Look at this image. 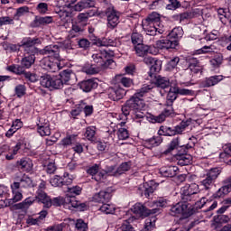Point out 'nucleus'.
<instances>
[{
  "instance_id": "f257e3e1",
  "label": "nucleus",
  "mask_w": 231,
  "mask_h": 231,
  "mask_svg": "<svg viewBox=\"0 0 231 231\" xmlns=\"http://www.w3.org/2000/svg\"><path fill=\"white\" fill-rule=\"evenodd\" d=\"M154 88L152 85H143L125 104L122 106V113L125 116L134 115L135 118H145V114L142 109L145 107V102L142 98L145 94L149 93Z\"/></svg>"
},
{
  "instance_id": "f03ea898",
  "label": "nucleus",
  "mask_w": 231,
  "mask_h": 231,
  "mask_svg": "<svg viewBox=\"0 0 231 231\" xmlns=\"http://www.w3.org/2000/svg\"><path fill=\"white\" fill-rule=\"evenodd\" d=\"M42 55H47L41 60V66L50 73L60 71L64 65L59 60L60 47L59 45H48L41 51Z\"/></svg>"
},
{
  "instance_id": "7ed1b4c3",
  "label": "nucleus",
  "mask_w": 231,
  "mask_h": 231,
  "mask_svg": "<svg viewBox=\"0 0 231 231\" xmlns=\"http://www.w3.org/2000/svg\"><path fill=\"white\" fill-rule=\"evenodd\" d=\"M160 21H162V18L160 16V14L153 12L150 14L145 20L143 22V26L144 32H146L147 35H162L163 33V29H162V25Z\"/></svg>"
},
{
  "instance_id": "20e7f679",
  "label": "nucleus",
  "mask_w": 231,
  "mask_h": 231,
  "mask_svg": "<svg viewBox=\"0 0 231 231\" xmlns=\"http://www.w3.org/2000/svg\"><path fill=\"white\" fill-rule=\"evenodd\" d=\"M193 214H196L194 205L183 200L182 202H178L171 206L170 208V216L175 217H180V216H182V217H190Z\"/></svg>"
},
{
  "instance_id": "39448f33",
  "label": "nucleus",
  "mask_w": 231,
  "mask_h": 231,
  "mask_svg": "<svg viewBox=\"0 0 231 231\" xmlns=\"http://www.w3.org/2000/svg\"><path fill=\"white\" fill-rule=\"evenodd\" d=\"M67 195L65 197V203L69 206V208H79L84 210L86 208V203H80L77 200V197L82 194V188L80 186L68 187Z\"/></svg>"
},
{
  "instance_id": "423d86ee",
  "label": "nucleus",
  "mask_w": 231,
  "mask_h": 231,
  "mask_svg": "<svg viewBox=\"0 0 231 231\" xmlns=\"http://www.w3.org/2000/svg\"><path fill=\"white\" fill-rule=\"evenodd\" d=\"M40 84L42 88L48 89H62L64 88V81L58 76L43 75L40 79Z\"/></svg>"
},
{
  "instance_id": "0eeeda50",
  "label": "nucleus",
  "mask_w": 231,
  "mask_h": 231,
  "mask_svg": "<svg viewBox=\"0 0 231 231\" xmlns=\"http://www.w3.org/2000/svg\"><path fill=\"white\" fill-rule=\"evenodd\" d=\"M219 174H221V170L218 168H212L204 175V179L200 181V185L204 187L205 190H210L216 183Z\"/></svg>"
},
{
  "instance_id": "6e6552de",
  "label": "nucleus",
  "mask_w": 231,
  "mask_h": 231,
  "mask_svg": "<svg viewBox=\"0 0 231 231\" xmlns=\"http://www.w3.org/2000/svg\"><path fill=\"white\" fill-rule=\"evenodd\" d=\"M106 19H107V28L110 30H115L116 26H118V23H120V13L115 9V6H108L104 12Z\"/></svg>"
},
{
  "instance_id": "1a4fd4ad",
  "label": "nucleus",
  "mask_w": 231,
  "mask_h": 231,
  "mask_svg": "<svg viewBox=\"0 0 231 231\" xmlns=\"http://www.w3.org/2000/svg\"><path fill=\"white\" fill-rule=\"evenodd\" d=\"M198 192H199V186L196 183L184 186L180 190V199L187 203L188 201H196Z\"/></svg>"
},
{
  "instance_id": "9d476101",
  "label": "nucleus",
  "mask_w": 231,
  "mask_h": 231,
  "mask_svg": "<svg viewBox=\"0 0 231 231\" xmlns=\"http://www.w3.org/2000/svg\"><path fill=\"white\" fill-rule=\"evenodd\" d=\"M131 212H134V214H136L139 217H149V216H152L154 214H157V212H160V209H149L145 206H143V204L136 203L131 208Z\"/></svg>"
},
{
  "instance_id": "9b49d317",
  "label": "nucleus",
  "mask_w": 231,
  "mask_h": 231,
  "mask_svg": "<svg viewBox=\"0 0 231 231\" xmlns=\"http://www.w3.org/2000/svg\"><path fill=\"white\" fill-rule=\"evenodd\" d=\"M126 93L127 91L125 89L122 88L120 85L116 84L114 87L108 88V98L116 102L122 100V97H125Z\"/></svg>"
},
{
  "instance_id": "f8f14e48",
  "label": "nucleus",
  "mask_w": 231,
  "mask_h": 231,
  "mask_svg": "<svg viewBox=\"0 0 231 231\" xmlns=\"http://www.w3.org/2000/svg\"><path fill=\"white\" fill-rule=\"evenodd\" d=\"M177 46H180V42L170 38L159 40L155 43L157 50H176Z\"/></svg>"
},
{
  "instance_id": "ddd939ff",
  "label": "nucleus",
  "mask_w": 231,
  "mask_h": 231,
  "mask_svg": "<svg viewBox=\"0 0 231 231\" xmlns=\"http://www.w3.org/2000/svg\"><path fill=\"white\" fill-rule=\"evenodd\" d=\"M111 198H113V193L111 189H106L104 190L99 191L98 193H96L93 197H92V201H94V203H109V201H111Z\"/></svg>"
},
{
  "instance_id": "4468645a",
  "label": "nucleus",
  "mask_w": 231,
  "mask_h": 231,
  "mask_svg": "<svg viewBox=\"0 0 231 231\" xmlns=\"http://www.w3.org/2000/svg\"><path fill=\"white\" fill-rule=\"evenodd\" d=\"M169 116H174V108L172 105L166 103L163 111L159 116H153L152 120L157 124H162Z\"/></svg>"
},
{
  "instance_id": "2eb2a0df",
  "label": "nucleus",
  "mask_w": 231,
  "mask_h": 231,
  "mask_svg": "<svg viewBox=\"0 0 231 231\" xmlns=\"http://www.w3.org/2000/svg\"><path fill=\"white\" fill-rule=\"evenodd\" d=\"M152 50H154V47L148 46L143 43L137 44L134 46V51L137 57H145V55H147L148 53H158V51H156V49L154 50V51H152Z\"/></svg>"
},
{
  "instance_id": "dca6fc26",
  "label": "nucleus",
  "mask_w": 231,
  "mask_h": 231,
  "mask_svg": "<svg viewBox=\"0 0 231 231\" xmlns=\"http://www.w3.org/2000/svg\"><path fill=\"white\" fill-rule=\"evenodd\" d=\"M53 23L52 16H35L34 20L31 23V28H39L41 26H46Z\"/></svg>"
},
{
  "instance_id": "f3484780",
  "label": "nucleus",
  "mask_w": 231,
  "mask_h": 231,
  "mask_svg": "<svg viewBox=\"0 0 231 231\" xmlns=\"http://www.w3.org/2000/svg\"><path fill=\"white\" fill-rule=\"evenodd\" d=\"M21 182L14 181L11 184V190L13 192V198L11 199L12 203H17L23 199V193L21 192Z\"/></svg>"
},
{
  "instance_id": "a211bd4d",
  "label": "nucleus",
  "mask_w": 231,
  "mask_h": 231,
  "mask_svg": "<svg viewBox=\"0 0 231 231\" xmlns=\"http://www.w3.org/2000/svg\"><path fill=\"white\" fill-rule=\"evenodd\" d=\"M93 62L97 66V68H102V66H106V60H107V52L97 51L92 55Z\"/></svg>"
},
{
  "instance_id": "6ab92c4d",
  "label": "nucleus",
  "mask_w": 231,
  "mask_h": 231,
  "mask_svg": "<svg viewBox=\"0 0 231 231\" xmlns=\"http://www.w3.org/2000/svg\"><path fill=\"white\" fill-rule=\"evenodd\" d=\"M35 199H37L38 202L42 203L45 208H50L51 207V199H50L48 194L42 189L37 190Z\"/></svg>"
},
{
  "instance_id": "aec40b11",
  "label": "nucleus",
  "mask_w": 231,
  "mask_h": 231,
  "mask_svg": "<svg viewBox=\"0 0 231 231\" xmlns=\"http://www.w3.org/2000/svg\"><path fill=\"white\" fill-rule=\"evenodd\" d=\"M79 88L85 93H89L92 89H97V88H98V83L96 79H90L81 81L79 83Z\"/></svg>"
},
{
  "instance_id": "412c9836",
  "label": "nucleus",
  "mask_w": 231,
  "mask_h": 231,
  "mask_svg": "<svg viewBox=\"0 0 231 231\" xmlns=\"http://www.w3.org/2000/svg\"><path fill=\"white\" fill-rule=\"evenodd\" d=\"M16 167L21 169V171L30 172L33 169V162L30 158H22L16 162Z\"/></svg>"
},
{
  "instance_id": "4be33fe9",
  "label": "nucleus",
  "mask_w": 231,
  "mask_h": 231,
  "mask_svg": "<svg viewBox=\"0 0 231 231\" xmlns=\"http://www.w3.org/2000/svg\"><path fill=\"white\" fill-rule=\"evenodd\" d=\"M97 2L95 0H81L74 5L75 12H82L86 8H95Z\"/></svg>"
},
{
  "instance_id": "5701e85b",
  "label": "nucleus",
  "mask_w": 231,
  "mask_h": 231,
  "mask_svg": "<svg viewBox=\"0 0 231 231\" xmlns=\"http://www.w3.org/2000/svg\"><path fill=\"white\" fill-rule=\"evenodd\" d=\"M177 166H163L160 169V172L165 178H174L178 174Z\"/></svg>"
},
{
  "instance_id": "b1692460",
  "label": "nucleus",
  "mask_w": 231,
  "mask_h": 231,
  "mask_svg": "<svg viewBox=\"0 0 231 231\" xmlns=\"http://www.w3.org/2000/svg\"><path fill=\"white\" fill-rule=\"evenodd\" d=\"M37 131L41 136H50L51 134L50 124L48 122H42V120L37 124Z\"/></svg>"
},
{
  "instance_id": "393cba45",
  "label": "nucleus",
  "mask_w": 231,
  "mask_h": 231,
  "mask_svg": "<svg viewBox=\"0 0 231 231\" xmlns=\"http://www.w3.org/2000/svg\"><path fill=\"white\" fill-rule=\"evenodd\" d=\"M223 80L222 75L211 76L209 78H206L203 81L204 88H212V86H216V84H219Z\"/></svg>"
},
{
  "instance_id": "a878e982",
  "label": "nucleus",
  "mask_w": 231,
  "mask_h": 231,
  "mask_svg": "<svg viewBox=\"0 0 231 231\" xmlns=\"http://www.w3.org/2000/svg\"><path fill=\"white\" fill-rule=\"evenodd\" d=\"M83 136L86 140H88V142H97V127L88 126Z\"/></svg>"
},
{
  "instance_id": "bb28decb",
  "label": "nucleus",
  "mask_w": 231,
  "mask_h": 231,
  "mask_svg": "<svg viewBox=\"0 0 231 231\" xmlns=\"http://www.w3.org/2000/svg\"><path fill=\"white\" fill-rule=\"evenodd\" d=\"M163 142V139H162V135L153 136L150 139H146L144 142L145 147L148 149H152V147H158Z\"/></svg>"
},
{
  "instance_id": "cd10ccee",
  "label": "nucleus",
  "mask_w": 231,
  "mask_h": 231,
  "mask_svg": "<svg viewBox=\"0 0 231 231\" xmlns=\"http://www.w3.org/2000/svg\"><path fill=\"white\" fill-rule=\"evenodd\" d=\"M178 165H180L181 167L185 165H189L192 162V155L189 153H181L176 155Z\"/></svg>"
},
{
  "instance_id": "c85d7f7f",
  "label": "nucleus",
  "mask_w": 231,
  "mask_h": 231,
  "mask_svg": "<svg viewBox=\"0 0 231 231\" xmlns=\"http://www.w3.org/2000/svg\"><path fill=\"white\" fill-rule=\"evenodd\" d=\"M160 71H162V60L155 59L153 64L150 68L149 77L154 79L156 78V73H160Z\"/></svg>"
},
{
  "instance_id": "c756f323",
  "label": "nucleus",
  "mask_w": 231,
  "mask_h": 231,
  "mask_svg": "<svg viewBox=\"0 0 231 231\" xmlns=\"http://www.w3.org/2000/svg\"><path fill=\"white\" fill-rule=\"evenodd\" d=\"M80 33H84V28L80 27L79 23H72V27L69 32V39H75V37H79Z\"/></svg>"
},
{
  "instance_id": "7c9ffc66",
  "label": "nucleus",
  "mask_w": 231,
  "mask_h": 231,
  "mask_svg": "<svg viewBox=\"0 0 231 231\" xmlns=\"http://www.w3.org/2000/svg\"><path fill=\"white\" fill-rule=\"evenodd\" d=\"M82 71L87 75H97L100 71V68L93 63H87L83 66Z\"/></svg>"
},
{
  "instance_id": "2f4dec72",
  "label": "nucleus",
  "mask_w": 231,
  "mask_h": 231,
  "mask_svg": "<svg viewBox=\"0 0 231 231\" xmlns=\"http://www.w3.org/2000/svg\"><path fill=\"white\" fill-rule=\"evenodd\" d=\"M59 77H60V79L64 85L68 84V82H69V80L75 77V73L71 69H65L60 73Z\"/></svg>"
},
{
  "instance_id": "473e14b6",
  "label": "nucleus",
  "mask_w": 231,
  "mask_h": 231,
  "mask_svg": "<svg viewBox=\"0 0 231 231\" xmlns=\"http://www.w3.org/2000/svg\"><path fill=\"white\" fill-rule=\"evenodd\" d=\"M189 62V69L191 73H199L201 69L199 68V61L196 58H189L188 60Z\"/></svg>"
},
{
  "instance_id": "72a5a7b5",
  "label": "nucleus",
  "mask_w": 231,
  "mask_h": 231,
  "mask_svg": "<svg viewBox=\"0 0 231 231\" xmlns=\"http://www.w3.org/2000/svg\"><path fill=\"white\" fill-rule=\"evenodd\" d=\"M155 79H157L155 81L157 88H161L162 89H169V88H171V81H169V79L161 76H158Z\"/></svg>"
},
{
  "instance_id": "f704fd0d",
  "label": "nucleus",
  "mask_w": 231,
  "mask_h": 231,
  "mask_svg": "<svg viewBox=\"0 0 231 231\" xmlns=\"http://www.w3.org/2000/svg\"><path fill=\"white\" fill-rule=\"evenodd\" d=\"M159 136H176L175 128L169 126H161L158 131Z\"/></svg>"
},
{
  "instance_id": "c9c22d12",
  "label": "nucleus",
  "mask_w": 231,
  "mask_h": 231,
  "mask_svg": "<svg viewBox=\"0 0 231 231\" xmlns=\"http://www.w3.org/2000/svg\"><path fill=\"white\" fill-rule=\"evenodd\" d=\"M183 37V29L181 27H176L168 34V39L171 41H178Z\"/></svg>"
},
{
  "instance_id": "e433bc0d",
  "label": "nucleus",
  "mask_w": 231,
  "mask_h": 231,
  "mask_svg": "<svg viewBox=\"0 0 231 231\" xmlns=\"http://www.w3.org/2000/svg\"><path fill=\"white\" fill-rule=\"evenodd\" d=\"M94 44H96V46L116 47L118 45V42H116V40L105 38L103 40H98L97 42H95Z\"/></svg>"
},
{
  "instance_id": "4c0bfd02",
  "label": "nucleus",
  "mask_w": 231,
  "mask_h": 231,
  "mask_svg": "<svg viewBox=\"0 0 231 231\" xmlns=\"http://www.w3.org/2000/svg\"><path fill=\"white\" fill-rule=\"evenodd\" d=\"M35 62V56L33 55H25V57L22 60V66L21 68H23V69H24V68L26 69L32 68V65Z\"/></svg>"
},
{
  "instance_id": "58836bf2",
  "label": "nucleus",
  "mask_w": 231,
  "mask_h": 231,
  "mask_svg": "<svg viewBox=\"0 0 231 231\" xmlns=\"http://www.w3.org/2000/svg\"><path fill=\"white\" fill-rule=\"evenodd\" d=\"M176 88H171L169 92H168V95H167V101H166V104H170L172 106L174 100H176L178 98V91H176Z\"/></svg>"
},
{
  "instance_id": "ea45409f",
  "label": "nucleus",
  "mask_w": 231,
  "mask_h": 231,
  "mask_svg": "<svg viewBox=\"0 0 231 231\" xmlns=\"http://www.w3.org/2000/svg\"><path fill=\"white\" fill-rule=\"evenodd\" d=\"M117 80H119L120 84L124 86V88H131L133 86L134 82L131 78H127L122 75H119L116 77Z\"/></svg>"
},
{
  "instance_id": "a19ab883",
  "label": "nucleus",
  "mask_w": 231,
  "mask_h": 231,
  "mask_svg": "<svg viewBox=\"0 0 231 231\" xmlns=\"http://www.w3.org/2000/svg\"><path fill=\"white\" fill-rule=\"evenodd\" d=\"M189 125H190V121L180 122V125H178L174 127L175 134H181L183 133V131H185V129H187V127H189Z\"/></svg>"
},
{
  "instance_id": "79ce46f5",
  "label": "nucleus",
  "mask_w": 231,
  "mask_h": 231,
  "mask_svg": "<svg viewBox=\"0 0 231 231\" xmlns=\"http://www.w3.org/2000/svg\"><path fill=\"white\" fill-rule=\"evenodd\" d=\"M180 147V138H174L172 141L170 143L168 149L164 151V154H169V152H172L175 149Z\"/></svg>"
},
{
  "instance_id": "37998d69",
  "label": "nucleus",
  "mask_w": 231,
  "mask_h": 231,
  "mask_svg": "<svg viewBox=\"0 0 231 231\" xmlns=\"http://www.w3.org/2000/svg\"><path fill=\"white\" fill-rule=\"evenodd\" d=\"M131 169V162H123L116 169L117 176H122V174L127 172Z\"/></svg>"
},
{
  "instance_id": "c03bdc74",
  "label": "nucleus",
  "mask_w": 231,
  "mask_h": 231,
  "mask_svg": "<svg viewBox=\"0 0 231 231\" xmlns=\"http://www.w3.org/2000/svg\"><path fill=\"white\" fill-rule=\"evenodd\" d=\"M14 94L16 95L17 98H23L24 95H26V86L24 85H17L14 88Z\"/></svg>"
},
{
  "instance_id": "a18cd8bd",
  "label": "nucleus",
  "mask_w": 231,
  "mask_h": 231,
  "mask_svg": "<svg viewBox=\"0 0 231 231\" xmlns=\"http://www.w3.org/2000/svg\"><path fill=\"white\" fill-rule=\"evenodd\" d=\"M156 225V217H149L145 220L144 230L151 231Z\"/></svg>"
},
{
  "instance_id": "49530a36",
  "label": "nucleus",
  "mask_w": 231,
  "mask_h": 231,
  "mask_svg": "<svg viewBox=\"0 0 231 231\" xmlns=\"http://www.w3.org/2000/svg\"><path fill=\"white\" fill-rule=\"evenodd\" d=\"M99 210L104 214H115V210H116V208L111 204L105 203L99 208Z\"/></svg>"
},
{
  "instance_id": "de8ad7c7",
  "label": "nucleus",
  "mask_w": 231,
  "mask_h": 231,
  "mask_svg": "<svg viewBox=\"0 0 231 231\" xmlns=\"http://www.w3.org/2000/svg\"><path fill=\"white\" fill-rule=\"evenodd\" d=\"M131 41L135 46L142 44V42H143V36L139 32H134L131 35Z\"/></svg>"
},
{
  "instance_id": "09e8293b",
  "label": "nucleus",
  "mask_w": 231,
  "mask_h": 231,
  "mask_svg": "<svg viewBox=\"0 0 231 231\" xmlns=\"http://www.w3.org/2000/svg\"><path fill=\"white\" fill-rule=\"evenodd\" d=\"M35 201V199H27L23 202L16 204L14 207L16 210H21L23 208H28L30 205H32Z\"/></svg>"
},
{
  "instance_id": "8fccbe9b",
  "label": "nucleus",
  "mask_w": 231,
  "mask_h": 231,
  "mask_svg": "<svg viewBox=\"0 0 231 231\" xmlns=\"http://www.w3.org/2000/svg\"><path fill=\"white\" fill-rule=\"evenodd\" d=\"M19 182L22 189H28V187H32V179L27 176L22 177Z\"/></svg>"
},
{
  "instance_id": "3c124183",
  "label": "nucleus",
  "mask_w": 231,
  "mask_h": 231,
  "mask_svg": "<svg viewBox=\"0 0 231 231\" xmlns=\"http://www.w3.org/2000/svg\"><path fill=\"white\" fill-rule=\"evenodd\" d=\"M51 185L52 187H64V181L62 177L56 175L52 179H51Z\"/></svg>"
},
{
  "instance_id": "603ef678",
  "label": "nucleus",
  "mask_w": 231,
  "mask_h": 231,
  "mask_svg": "<svg viewBox=\"0 0 231 231\" xmlns=\"http://www.w3.org/2000/svg\"><path fill=\"white\" fill-rule=\"evenodd\" d=\"M39 42V39L37 38H27L23 42V48H30L32 46H35Z\"/></svg>"
},
{
  "instance_id": "864d4df0",
  "label": "nucleus",
  "mask_w": 231,
  "mask_h": 231,
  "mask_svg": "<svg viewBox=\"0 0 231 231\" xmlns=\"http://www.w3.org/2000/svg\"><path fill=\"white\" fill-rule=\"evenodd\" d=\"M78 46L79 48H81L82 50H89L91 46V42L86 38H82L78 41Z\"/></svg>"
},
{
  "instance_id": "5fc2aeb1",
  "label": "nucleus",
  "mask_w": 231,
  "mask_h": 231,
  "mask_svg": "<svg viewBox=\"0 0 231 231\" xmlns=\"http://www.w3.org/2000/svg\"><path fill=\"white\" fill-rule=\"evenodd\" d=\"M154 190H156V187L152 186V183H145L144 184V196L146 198H149V196H151V194H152L154 192Z\"/></svg>"
},
{
  "instance_id": "6e6d98bb",
  "label": "nucleus",
  "mask_w": 231,
  "mask_h": 231,
  "mask_svg": "<svg viewBox=\"0 0 231 231\" xmlns=\"http://www.w3.org/2000/svg\"><path fill=\"white\" fill-rule=\"evenodd\" d=\"M117 137L119 140H127V138H129V131L125 128H119L117 131Z\"/></svg>"
},
{
  "instance_id": "4d7b16f0",
  "label": "nucleus",
  "mask_w": 231,
  "mask_h": 231,
  "mask_svg": "<svg viewBox=\"0 0 231 231\" xmlns=\"http://www.w3.org/2000/svg\"><path fill=\"white\" fill-rule=\"evenodd\" d=\"M61 207V205H66V199L61 197L54 198L52 200L51 199V207Z\"/></svg>"
},
{
  "instance_id": "13d9d810",
  "label": "nucleus",
  "mask_w": 231,
  "mask_h": 231,
  "mask_svg": "<svg viewBox=\"0 0 231 231\" xmlns=\"http://www.w3.org/2000/svg\"><path fill=\"white\" fill-rule=\"evenodd\" d=\"M8 71H12V73H17L18 75H21L24 73V69L19 65H11L7 67Z\"/></svg>"
},
{
  "instance_id": "bf43d9fd",
  "label": "nucleus",
  "mask_w": 231,
  "mask_h": 231,
  "mask_svg": "<svg viewBox=\"0 0 231 231\" xmlns=\"http://www.w3.org/2000/svg\"><path fill=\"white\" fill-rule=\"evenodd\" d=\"M226 194H230V191L223 185L215 194L214 198H223L226 196Z\"/></svg>"
},
{
  "instance_id": "052dcab7",
  "label": "nucleus",
  "mask_w": 231,
  "mask_h": 231,
  "mask_svg": "<svg viewBox=\"0 0 231 231\" xmlns=\"http://www.w3.org/2000/svg\"><path fill=\"white\" fill-rule=\"evenodd\" d=\"M209 62L213 68H219L220 64H223V56L218 55L214 59L210 60Z\"/></svg>"
},
{
  "instance_id": "680f3d73",
  "label": "nucleus",
  "mask_w": 231,
  "mask_h": 231,
  "mask_svg": "<svg viewBox=\"0 0 231 231\" xmlns=\"http://www.w3.org/2000/svg\"><path fill=\"white\" fill-rule=\"evenodd\" d=\"M23 50L25 56L33 55V57H35V53H39V49H37L35 46L24 47Z\"/></svg>"
},
{
  "instance_id": "e2e57ef3",
  "label": "nucleus",
  "mask_w": 231,
  "mask_h": 231,
  "mask_svg": "<svg viewBox=\"0 0 231 231\" xmlns=\"http://www.w3.org/2000/svg\"><path fill=\"white\" fill-rule=\"evenodd\" d=\"M106 178H107V175H106V172L97 171L93 177L92 180H95L98 182H104L106 181Z\"/></svg>"
},
{
  "instance_id": "0e129e2a",
  "label": "nucleus",
  "mask_w": 231,
  "mask_h": 231,
  "mask_svg": "<svg viewBox=\"0 0 231 231\" xmlns=\"http://www.w3.org/2000/svg\"><path fill=\"white\" fill-rule=\"evenodd\" d=\"M76 228L78 231H88V224L82 219H78L76 222Z\"/></svg>"
},
{
  "instance_id": "69168bd1",
  "label": "nucleus",
  "mask_w": 231,
  "mask_h": 231,
  "mask_svg": "<svg viewBox=\"0 0 231 231\" xmlns=\"http://www.w3.org/2000/svg\"><path fill=\"white\" fill-rule=\"evenodd\" d=\"M181 5L178 0H169V4L166 5L167 10H176V8H180Z\"/></svg>"
},
{
  "instance_id": "338daca9",
  "label": "nucleus",
  "mask_w": 231,
  "mask_h": 231,
  "mask_svg": "<svg viewBox=\"0 0 231 231\" xmlns=\"http://www.w3.org/2000/svg\"><path fill=\"white\" fill-rule=\"evenodd\" d=\"M224 152L220 153V158H226V156H231V143H226L223 146Z\"/></svg>"
},
{
  "instance_id": "774afa93",
  "label": "nucleus",
  "mask_w": 231,
  "mask_h": 231,
  "mask_svg": "<svg viewBox=\"0 0 231 231\" xmlns=\"http://www.w3.org/2000/svg\"><path fill=\"white\" fill-rule=\"evenodd\" d=\"M36 10L39 14H44L48 12V4L46 3H40L36 6Z\"/></svg>"
}]
</instances>
